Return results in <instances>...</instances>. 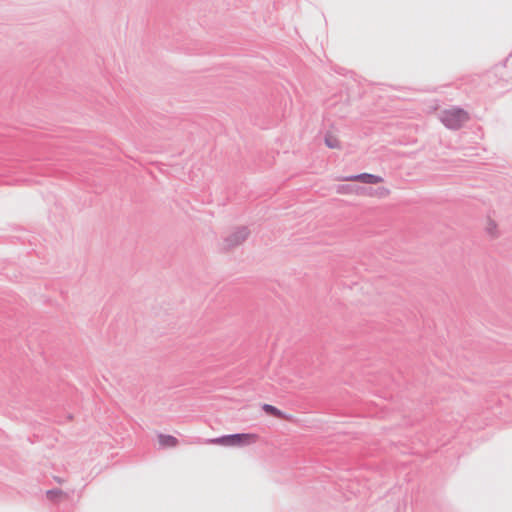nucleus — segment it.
Wrapping results in <instances>:
<instances>
[{"mask_svg": "<svg viewBox=\"0 0 512 512\" xmlns=\"http://www.w3.org/2000/svg\"><path fill=\"white\" fill-rule=\"evenodd\" d=\"M263 410L272 415V416H275V417H278V418H282L283 417V413L277 409L276 407L272 406V405H269V404H265L263 406Z\"/></svg>", "mask_w": 512, "mask_h": 512, "instance_id": "8", "label": "nucleus"}, {"mask_svg": "<svg viewBox=\"0 0 512 512\" xmlns=\"http://www.w3.org/2000/svg\"><path fill=\"white\" fill-rule=\"evenodd\" d=\"M344 180L361 182L365 184H379L383 182V178L381 176L369 173H362L358 175L349 176L346 177Z\"/></svg>", "mask_w": 512, "mask_h": 512, "instance_id": "3", "label": "nucleus"}, {"mask_svg": "<svg viewBox=\"0 0 512 512\" xmlns=\"http://www.w3.org/2000/svg\"><path fill=\"white\" fill-rule=\"evenodd\" d=\"M158 440L163 447H175L178 443L177 439L171 435H160Z\"/></svg>", "mask_w": 512, "mask_h": 512, "instance_id": "6", "label": "nucleus"}, {"mask_svg": "<svg viewBox=\"0 0 512 512\" xmlns=\"http://www.w3.org/2000/svg\"><path fill=\"white\" fill-rule=\"evenodd\" d=\"M325 144L330 149H338L340 148V141L337 136L328 133L325 136Z\"/></svg>", "mask_w": 512, "mask_h": 512, "instance_id": "7", "label": "nucleus"}, {"mask_svg": "<svg viewBox=\"0 0 512 512\" xmlns=\"http://www.w3.org/2000/svg\"><path fill=\"white\" fill-rule=\"evenodd\" d=\"M55 480H56L58 483H60V484L64 482V480H63V479L58 478V477H55Z\"/></svg>", "mask_w": 512, "mask_h": 512, "instance_id": "10", "label": "nucleus"}, {"mask_svg": "<svg viewBox=\"0 0 512 512\" xmlns=\"http://www.w3.org/2000/svg\"><path fill=\"white\" fill-rule=\"evenodd\" d=\"M248 236L246 228H239L226 239V247L231 248L241 244Z\"/></svg>", "mask_w": 512, "mask_h": 512, "instance_id": "4", "label": "nucleus"}, {"mask_svg": "<svg viewBox=\"0 0 512 512\" xmlns=\"http://www.w3.org/2000/svg\"><path fill=\"white\" fill-rule=\"evenodd\" d=\"M468 114L458 108H452L443 112L441 120L450 129H458L468 121Z\"/></svg>", "mask_w": 512, "mask_h": 512, "instance_id": "2", "label": "nucleus"}, {"mask_svg": "<svg viewBox=\"0 0 512 512\" xmlns=\"http://www.w3.org/2000/svg\"><path fill=\"white\" fill-rule=\"evenodd\" d=\"M258 436L253 433L225 435L209 440V443L225 447H243L257 442Z\"/></svg>", "mask_w": 512, "mask_h": 512, "instance_id": "1", "label": "nucleus"}, {"mask_svg": "<svg viewBox=\"0 0 512 512\" xmlns=\"http://www.w3.org/2000/svg\"><path fill=\"white\" fill-rule=\"evenodd\" d=\"M46 497L49 501L57 503L67 498V494L60 489H52L46 492Z\"/></svg>", "mask_w": 512, "mask_h": 512, "instance_id": "5", "label": "nucleus"}, {"mask_svg": "<svg viewBox=\"0 0 512 512\" xmlns=\"http://www.w3.org/2000/svg\"><path fill=\"white\" fill-rule=\"evenodd\" d=\"M488 230L492 235H495L496 234V224L494 222H490Z\"/></svg>", "mask_w": 512, "mask_h": 512, "instance_id": "9", "label": "nucleus"}]
</instances>
